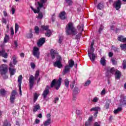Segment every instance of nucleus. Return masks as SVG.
<instances>
[{"label": "nucleus", "mask_w": 126, "mask_h": 126, "mask_svg": "<svg viewBox=\"0 0 126 126\" xmlns=\"http://www.w3.org/2000/svg\"><path fill=\"white\" fill-rule=\"evenodd\" d=\"M120 47L121 48V50L123 51H126V44H122L120 45Z\"/></svg>", "instance_id": "37998d69"}, {"label": "nucleus", "mask_w": 126, "mask_h": 126, "mask_svg": "<svg viewBox=\"0 0 126 126\" xmlns=\"http://www.w3.org/2000/svg\"><path fill=\"white\" fill-rule=\"evenodd\" d=\"M22 79H23L22 75H20L18 78V82L19 90L20 91V94L21 95H22V91H21V84H22Z\"/></svg>", "instance_id": "6e6552de"}, {"label": "nucleus", "mask_w": 126, "mask_h": 126, "mask_svg": "<svg viewBox=\"0 0 126 126\" xmlns=\"http://www.w3.org/2000/svg\"><path fill=\"white\" fill-rule=\"evenodd\" d=\"M93 53H94V48L91 47L90 50L88 51V55L91 62H95V59H96V55Z\"/></svg>", "instance_id": "39448f33"}, {"label": "nucleus", "mask_w": 126, "mask_h": 126, "mask_svg": "<svg viewBox=\"0 0 126 126\" xmlns=\"http://www.w3.org/2000/svg\"><path fill=\"white\" fill-rule=\"evenodd\" d=\"M39 75H40V71L39 70H37L36 71L34 77L32 75H30L29 79V88L31 90H32L34 87V84H35V79H37V78L39 77Z\"/></svg>", "instance_id": "f03ea898"}, {"label": "nucleus", "mask_w": 126, "mask_h": 126, "mask_svg": "<svg viewBox=\"0 0 126 126\" xmlns=\"http://www.w3.org/2000/svg\"><path fill=\"white\" fill-rule=\"evenodd\" d=\"M64 82L65 87H66V88H68V86L69 85V81H68V79H65Z\"/></svg>", "instance_id": "58836bf2"}, {"label": "nucleus", "mask_w": 126, "mask_h": 126, "mask_svg": "<svg viewBox=\"0 0 126 126\" xmlns=\"http://www.w3.org/2000/svg\"><path fill=\"white\" fill-rule=\"evenodd\" d=\"M94 126H100V124H99L98 122H95L94 123Z\"/></svg>", "instance_id": "69168bd1"}, {"label": "nucleus", "mask_w": 126, "mask_h": 126, "mask_svg": "<svg viewBox=\"0 0 126 126\" xmlns=\"http://www.w3.org/2000/svg\"><path fill=\"white\" fill-rule=\"evenodd\" d=\"M37 19H43V13L41 12L38 13V15L37 16Z\"/></svg>", "instance_id": "c03bdc74"}, {"label": "nucleus", "mask_w": 126, "mask_h": 126, "mask_svg": "<svg viewBox=\"0 0 126 126\" xmlns=\"http://www.w3.org/2000/svg\"><path fill=\"white\" fill-rule=\"evenodd\" d=\"M118 47H114V45L112 46V50L114 51V52H118Z\"/></svg>", "instance_id": "864d4df0"}, {"label": "nucleus", "mask_w": 126, "mask_h": 126, "mask_svg": "<svg viewBox=\"0 0 126 126\" xmlns=\"http://www.w3.org/2000/svg\"><path fill=\"white\" fill-rule=\"evenodd\" d=\"M122 65L123 67V69H126V60H124L123 61Z\"/></svg>", "instance_id": "09e8293b"}, {"label": "nucleus", "mask_w": 126, "mask_h": 126, "mask_svg": "<svg viewBox=\"0 0 126 126\" xmlns=\"http://www.w3.org/2000/svg\"><path fill=\"white\" fill-rule=\"evenodd\" d=\"M14 44L15 45V48H16L18 46L17 41L16 40L14 41Z\"/></svg>", "instance_id": "0e129e2a"}, {"label": "nucleus", "mask_w": 126, "mask_h": 126, "mask_svg": "<svg viewBox=\"0 0 126 126\" xmlns=\"http://www.w3.org/2000/svg\"><path fill=\"white\" fill-rule=\"evenodd\" d=\"M40 27L41 30H43V31H48V30H49V28L50 27L49 26L41 25Z\"/></svg>", "instance_id": "b1692460"}, {"label": "nucleus", "mask_w": 126, "mask_h": 126, "mask_svg": "<svg viewBox=\"0 0 126 126\" xmlns=\"http://www.w3.org/2000/svg\"><path fill=\"white\" fill-rule=\"evenodd\" d=\"M111 62L112 63V64L114 65H116L117 63V61H116L114 58L111 59Z\"/></svg>", "instance_id": "3c124183"}, {"label": "nucleus", "mask_w": 126, "mask_h": 126, "mask_svg": "<svg viewBox=\"0 0 126 126\" xmlns=\"http://www.w3.org/2000/svg\"><path fill=\"white\" fill-rule=\"evenodd\" d=\"M100 63L102 64L103 66H105L106 65V59L104 57L101 58L100 59Z\"/></svg>", "instance_id": "c756f323"}, {"label": "nucleus", "mask_w": 126, "mask_h": 126, "mask_svg": "<svg viewBox=\"0 0 126 126\" xmlns=\"http://www.w3.org/2000/svg\"><path fill=\"white\" fill-rule=\"evenodd\" d=\"M66 14V13H65V11H63L61 12L59 14V17L62 19V20H64V19H66V17L65 16Z\"/></svg>", "instance_id": "f3484780"}, {"label": "nucleus", "mask_w": 126, "mask_h": 126, "mask_svg": "<svg viewBox=\"0 0 126 126\" xmlns=\"http://www.w3.org/2000/svg\"><path fill=\"white\" fill-rule=\"evenodd\" d=\"M31 66L32 67V68L33 69H34V68H35L36 65H35V63H31Z\"/></svg>", "instance_id": "6e6d98bb"}, {"label": "nucleus", "mask_w": 126, "mask_h": 126, "mask_svg": "<svg viewBox=\"0 0 126 126\" xmlns=\"http://www.w3.org/2000/svg\"><path fill=\"white\" fill-rule=\"evenodd\" d=\"M7 65L2 64L0 66V74L1 75H5L7 73Z\"/></svg>", "instance_id": "423d86ee"}, {"label": "nucleus", "mask_w": 126, "mask_h": 126, "mask_svg": "<svg viewBox=\"0 0 126 126\" xmlns=\"http://www.w3.org/2000/svg\"><path fill=\"white\" fill-rule=\"evenodd\" d=\"M45 42H46V38L44 37L41 38L37 42V46L38 47H41V46L45 44Z\"/></svg>", "instance_id": "dca6fc26"}, {"label": "nucleus", "mask_w": 126, "mask_h": 126, "mask_svg": "<svg viewBox=\"0 0 126 126\" xmlns=\"http://www.w3.org/2000/svg\"><path fill=\"white\" fill-rule=\"evenodd\" d=\"M59 100H60V98L58 97H56L54 98L53 102L55 103V104H57V103L59 102Z\"/></svg>", "instance_id": "603ef678"}, {"label": "nucleus", "mask_w": 126, "mask_h": 126, "mask_svg": "<svg viewBox=\"0 0 126 126\" xmlns=\"http://www.w3.org/2000/svg\"><path fill=\"white\" fill-rule=\"evenodd\" d=\"M9 71L10 72V75H14V74L15 73V72L16 71V69L9 67Z\"/></svg>", "instance_id": "5701e85b"}, {"label": "nucleus", "mask_w": 126, "mask_h": 126, "mask_svg": "<svg viewBox=\"0 0 126 126\" xmlns=\"http://www.w3.org/2000/svg\"><path fill=\"white\" fill-rule=\"evenodd\" d=\"M6 91L4 89H1L0 90V96H5L6 94Z\"/></svg>", "instance_id": "a878e982"}, {"label": "nucleus", "mask_w": 126, "mask_h": 126, "mask_svg": "<svg viewBox=\"0 0 126 126\" xmlns=\"http://www.w3.org/2000/svg\"><path fill=\"white\" fill-rule=\"evenodd\" d=\"M0 56L4 59H7V57H8V55L5 53V50L4 49H2L1 51L0 50Z\"/></svg>", "instance_id": "2eb2a0df"}, {"label": "nucleus", "mask_w": 126, "mask_h": 126, "mask_svg": "<svg viewBox=\"0 0 126 126\" xmlns=\"http://www.w3.org/2000/svg\"><path fill=\"white\" fill-rule=\"evenodd\" d=\"M35 124H40V120H38V119H35Z\"/></svg>", "instance_id": "338daca9"}, {"label": "nucleus", "mask_w": 126, "mask_h": 126, "mask_svg": "<svg viewBox=\"0 0 126 126\" xmlns=\"http://www.w3.org/2000/svg\"><path fill=\"white\" fill-rule=\"evenodd\" d=\"M62 78H59V79H54L51 83L50 87L53 88L55 87L56 90H59L62 85Z\"/></svg>", "instance_id": "7ed1b4c3"}, {"label": "nucleus", "mask_w": 126, "mask_h": 126, "mask_svg": "<svg viewBox=\"0 0 126 126\" xmlns=\"http://www.w3.org/2000/svg\"><path fill=\"white\" fill-rule=\"evenodd\" d=\"M104 29V26H103L102 25L100 26V27L98 31V34H101V32L103 31Z\"/></svg>", "instance_id": "4c0bfd02"}, {"label": "nucleus", "mask_w": 126, "mask_h": 126, "mask_svg": "<svg viewBox=\"0 0 126 126\" xmlns=\"http://www.w3.org/2000/svg\"><path fill=\"white\" fill-rule=\"evenodd\" d=\"M51 125V118H49L46 121L44 124V126H48Z\"/></svg>", "instance_id": "473e14b6"}, {"label": "nucleus", "mask_w": 126, "mask_h": 126, "mask_svg": "<svg viewBox=\"0 0 126 126\" xmlns=\"http://www.w3.org/2000/svg\"><path fill=\"white\" fill-rule=\"evenodd\" d=\"M50 86H46V88L44 89L42 93V97L44 100L47 99L48 95H50Z\"/></svg>", "instance_id": "0eeeda50"}, {"label": "nucleus", "mask_w": 126, "mask_h": 126, "mask_svg": "<svg viewBox=\"0 0 126 126\" xmlns=\"http://www.w3.org/2000/svg\"><path fill=\"white\" fill-rule=\"evenodd\" d=\"M47 0H40V2L38 1L37 2V4L40 8H42L43 6H44V3H46L47 2Z\"/></svg>", "instance_id": "aec40b11"}, {"label": "nucleus", "mask_w": 126, "mask_h": 126, "mask_svg": "<svg viewBox=\"0 0 126 126\" xmlns=\"http://www.w3.org/2000/svg\"><path fill=\"white\" fill-rule=\"evenodd\" d=\"M84 28V25H81V26H78V29H79V30H80L81 29V31H83Z\"/></svg>", "instance_id": "8fccbe9b"}, {"label": "nucleus", "mask_w": 126, "mask_h": 126, "mask_svg": "<svg viewBox=\"0 0 126 126\" xmlns=\"http://www.w3.org/2000/svg\"><path fill=\"white\" fill-rule=\"evenodd\" d=\"M40 107L39 104L35 105L33 107V113H36V112H37V111H38V110H40Z\"/></svg>", "instance_id": "bb28decb"}, {"label": "nucleus", "mask_w": 126, "mask_h": 126, "mask_svg": "<svg viewBox=\"0 0 126 126\" xmlns=\"http://www.w3.org/2000/svg\"><path fill=\"white\" fill-rule=\"evenodd\" d=\"M16 95V91L15 90H13L10 95V101L11 104L14 103V100H15V95Z\"/></svg>", "instance_id": "9d476101"}, {"label": "nucleus", "mask_w": 126, "mask_h": 126, "mask_svg": "<svg viewBox=\"0 0 126 126\" xmlns=\"http://www.w3.org/2000/svg\"><path fill=\"white\" fill-rule=\"evenodd\" d=\"M91 126V123H90V122H86L85 123V126Z\"/></svg>", "instance_id": "13d9d810"}, {"label": "nucleus", "mask_w": 126, "mask_h": 126, "mask_svg": "<svg viewBox=\"0 0 126 126\" xmlns=\"http://www.w3.org/2000/svg\"><path fill=\"white\" fill-rule=\"evenodd\" d=\"M2 126H11V124L7 122V121L6 120L4 121Z\"/></svg>", "instance_id": "79ce46f5"}, {"label": "nucleus", "mask_w": 126, "mask_h": 126, "mask_svg": "<svg viewBox=\"0 0 126 126\" xmlns=\"http://www.w3.org/2000/svg\"><path fill=\"white\" fill-rule=\"evenodd\" d=\"M114 5L116 9V10H119L121 8V6L122 5V2L121 0H118L115 1L114 3Z\"/></svg>", "instance_id": "f8f14e48"}, {"label": "nucleus", "mask_w": 126, "mask_h": 126, "mask_svg": "<svg viewBox=\"0 0 126 126\" xmlns=\"http://www.w3.org/2000/svg\"><path fill=\"white\" fill-rule=\"evenodd\" d=\"M81 36V33H78V34H77L76 35L75 39H76L77 40H78V39H79V38H80Z\"/></svg>", "instance_id": "4d7b16f0"}, {"label": "nucleus", "mask_w": 126, "mask_h": 126, "mask_svg": "<svg viewBox=\"0 0 126 126\" xmlns=\"http://www.w3.org/2000/svg\"><path fill=\"white\" fill-rule=\"evenodd\" d=\"M38 97H39V95L37 94V93H35L34 94V96H33V102L35 103L36 101H37V99H38Z\"/></svg>", "instance_id": "ea45409f"}, {"label": "nucleus", "mask_w": 126, "mask_h": 126, "mask_svg": "<svg viewBox=\"0 0 126 126\" xmlns=\"http://www.w3.org/2000/svg\"><path fill=\"white\" fill-rule=\"evenodd\" d=\"M118 40L120 42H126V38H124L123 35H119L118 36Z\"/></svg>", "instance_id": "4be33fe9"}, {"label": "nucleus", "mask_w": 126, "mask_h": 126, "mask_svg": "<svg viewBox=\"0 0 126 126\" xmlns=\"http://www.w3.org/2000/svg\"><path fill=\"white\" fill-rule=\"evenodd\" d=\"M31 8L32 10H33L34 13H39V12H40V11L41 10V7H40V6H38L37 7L36 10L34 9V8L32 6H31Z\"/></svg>", "instance_id": "412c9836"}, {"label": "nucleus", "mask_w": 126, "mask_h": 126, "mask_svg": "<svg viewBox=\"0 0 126 126\" xmlns=\"http://www.w3.org/2000/svg\"><path fill=\"white\" fill-rule=\"evenodd\" d=\"M121 107H124L126 106V97L124 95H122L121 96L120 103Z\"/></svg>", "instance_id": "9b49d317"}, {"label": "nucleus", "mask_w": 126, "mask_h": 126, "mask_svg": "<svg viewBox=\"0 0 126 126\" xmlns=\"http://www.w3.org/2000/svg\"><path fill=\"white\" fill-rule=\"evenodd\" d=\"M9 39V37L7 34H5L4 38V43H7L8 42V40Z\"/></svg>", "instance_id": "a18cd8bd"}, {"label": "nucleus", "mask_w": 126, "mask_h": 126, "mask_svg": "<svg viewBox=\"0 0 126 126\" xmlns=\"http://www.w3.org/2000/svg\"><path fill=\"white\" fill-rule=\"evenodd\" d=\"M34 32L36 35H39V33H40V29L39 28V27L36 26L34 27Z\"/></svg>", "instance_id": "2f4dec72"}, {"label": "nucleus", "mask_w": 126, "mask_h": 126, "mask_svg": "<svg viewBox=\"0 0 126 126\" xmlns=\"http://www.w3.org/2000/svg\"><path fill=\"white\" fill-rule=\"evenodd\" d=\"M122 110H123V108L122 107H118L116 110L114 111V114H118L119 112H121Z\"/></svg>", "instance_id": "e433bc0d"}, {"label": "nucleus", "mask_w": 126, "mask_h": 126, "mask_svg": "<svg viewBox=\"0 0 126 126\" xmlns=\"http://www.w3.org/2000/svg\"><path fill=\"white\" fill-rule=\"evenodd\" d=\"M65 33L66 35H72V36H75L77 35V30L74 27L73 23L72 22L68 23L65 27Z\"/></svg>", "instance_id": "f257e3e1"}, {"label": "nucleus", "mask_w": 126, "mask_h": 126, "mask_svg": "<svg viewBox=\"0 0 126 126\" xmlns=\"http://www.w3.org/2000/svg\"><path fill=\"white\" fill-rule=\"evenodd\" d=\"M12 58L13 59V64L14 65L16 64V63H17V61H16L17 57H16V55H13Z\"/></svg>", "instance_id": "f704fd0d"}, {"label": "nucleus", "mask_w": 126, "mask_h": 126, "mask_svg": "<svg viewBox=\"0 0 126 126\" xmlns=\"http://www.w3.org/2000/svg\"><path fill=\"white\" fill-rule=\"evenodd\" d=\"M97 9L101 10L104 8V3L103 2H100L97 4Z\"/></svg>", "instance_id": "cd10ccee"}, {"label": "nucleus", "mask_w": 126, "mask_h": 126, "mask_svg": "<svg viewBox=\"0 0 126 126\" xmlns=\"http://www.w3.org/2000/svg\"><path fill=\"white\" fill-rule=\"evenodd\" d=\"M65 3H67L68 5L70 6L72 5V0H64Z\"/></svg>", "instance_id": "c9c22d12"}, {"label": "nucleus", "mask_w": 126, "mask_h": 126, "mask_svg": "<svg viewBox=\"0 0 126 126\" xmlns=\"http://www.w3.org/2000/svg\"><path fill=\"white\" fill-rule=\"evenodd\" d=\"M109 107H110V101H107L105 105V108L106 109V110H108Z\"/></svg>", "instance_id": "de8ad7c7"}, {"label": "nucleus", "mask_w": 126, "mask_h": 126, "mask_svg": "<svg viewBox=\"0 0 126 126\" xmlns=\"http://www.w3.org/2000/svg\"><path fill=\"white\" fill-rule=\"evenodd\" d=\"M2 22L3 23H5V24H6V19L3 18L2 20Z\"/></svg>", "instance_id": "774afa93"}, {"label": "nucleus", "mask_w": 126, "mask_h": 126, "mask_svg": "<svg viewBox=\"0 0 126 126\" xmlns=\"http://www.w3.org/2000/svg\"><path fill=\"white\" fill-rule=\"evenodd\" d=\"M115 78L117 79H120L121 78V76H122V72L120 71L119 70L116 69V71L115 73Z\"/></svg>", "instance_id": "a211bd4d"}, {"label": "nucleus", "mask_w": 126, "mask_h": 126, "mask_svg": "<svg viewBox=\"0 0 126 126\" xmlns=\"http://www.w3.org/2000/svg\"><path fill=\"white\" fill-rule=\"evenodd\" d=\"M103 94H106V90L105 89H103L101 92V94L103 95Z\"/></svg>", "instance_id": "052dcab7"}, {"label": "nucleus", "mask_w": 126, "mask_h": 126, "mask_svg": "<svg viewBox=\"0 0 126 126\" xmlns=\"http://www.w3.org/2000/svg\"><path fill=\"white\" fill-rule=\"evenodd\" d=\"M68 65L72 68V67H73V65H74V61L71 59L69 60L68 62Z\"/></svg>", "instance_id": "393cba45"}, {"label": "nucleus", "mask_w": 126, "mask_h": 126, "mask_svg": "<svg viewBox=\"0 0 126 126\" xmlns=\"http://www.w3.org/2000/svg\"><path fill=\"white\" fill-rule=\"evenodd\" d=\"M50 54L52 60H55L56 59V56H57L56 59L57 62H61L63 61L62 57L59 55V53L57 52L56 50L54 49H51L50 51Z\"/></svg>", "instance_id": "20e7f679"}, {"label": "nucleus", "mask_w": 126, "mask_h": 126, "mask_svg": "<svg viewBox=\"0 0 126 126\" xmlns=\"http://www.w3.org/2000/svg\"><path fill=\"white\" fill-rule=\"evenodd\" d=\"M100 107L97 106V107H93L92 109H90V112H93V111L94 112H99V111H100Z\"/></svg>", "instance_id": "c85d7f7f"}, {"label": "nucleus", "mask_w": 126, "mask_h": 126, "mask_svg": "<svg viewBox=\"0 0 126 126\" xmlns=\"http://www.w3.org/2000/svg\"><path fill=\"white\" fill-rule=\"evenodd\" d=\"M70 68H71V67H70L69 66V65H66L64 66V68L63 71V75H64L65 74H66V73H68V72H69L70 71Z\"/></svg>", "instance_id": "ddd939ff"}, {"label": "nucleus", "mask_w": 126, "mask_h": 126, "mask_svg": "<svg viewBox=\"0 0 126 126\" xmlns=\"http://www.w3.org/2000/svg\"><path fill=\"white\" fill-rule=\"evenodd\" d=\"M92 120H93V117H89L88 122L91 123V122H92Z\"/></svg>", "instance_id": "e2e57ef3"}, {"label": "nucleus", "mask_w": 126, "mask_h": 126, "mask_svg": "<svg viewBox=\"0 0 126 126\" xmlns=\"http://www.w3.org/2000/svg\"><path fill=\"white\" fill-rule=\"evenodd\" d=\"M27 37L30 39H32V38H33V34L32 33V30H30V33L27 35Z\"/></svg>", "instance_id": "49530a36"}, {"label": "nucleus", "mask_w": 126, "mask_h": 126, "mask_svg": "<svg viewBox=\"0 0 126 126\" xmlns=\"http://www.w3.org/2000/svg\"><path fill=\"white\" fill-rule=\"evenodd\" d=\"M80 92V90L78 88L75 87L73 90V97H74L75 95H77Z\"/></svg>", "instance_id": "6ab92c4d"}, {"label": "nucleus", "mask_w": 126, "mask_h": 126, "mask_svg": "<svg viewBox=\"0 0 126 126\" xmlns=\"http://www.w3.org/2000/svg\"><path fill=\"white\" fill-rule=\"evenodd\" d=\"M116 71H117V69H116V68H115V67H112L108 70V71L110 73H111V74H115Z\"/></svg>", "instance_id": "7c9ffc66"}, {"label": "nucleus", "mask_w": 126, "mask_h": 126, "mask_svg": "<svg viewBox=\"0 0 126 126\" xmlns=\"http://www.w3.org/2000/svg\"><path fill=\"white\" fill-rule=\"evenodd\" d=\"M97 101H98V97H94L93 99V102L96 103V102H97Z\"/></svg>", "instance_id": "680f3d73"}, {"label": "nucleus", "mask_w": 126, "mask_h": 126, "mask_svg": "<svg viewBox=\"0 0 126 126\" xmlns=\"http://www.w3.org/2000/svg\"><path fill=\"white\" fill-rule=\"evenodd\" d=\"M32 54L34 57H35L36 58H37V59H39L40 52H39V48H38V47H34L33 48Z\"/></svg>", "instance_id": "1a4fd4ad"}, {"label": "nucleus", "mask_w": 126, "mask_h": 126, "mask_svg": "<svg viewBox=\"0 0 126 126\" xmlns=\"http://www.w3.org/2000/svg\"><path fill=\"white\" fill-rule=\"evenodd\" d=\"M90 83H91V81L90 80H88L87 82H86V83H85L84 86H88V85H89V84H90Z\"/></svg>", "instance_id": "5fc2aeb1"}, {"label": "nucleus", "mask_w": 126, "mask_h": 126, "mask_svg": "<svg viewBox=\"0 0 126 126\" xmlns=\"http://www.w3.org/2000/svg\"><path fill=\"white\" fill-rule=\"evenodd\" d=\"M108 56L109 57V58H112V57H113V56H114V53L113 52H109L108 53Z\"/></svg>", "instance_id": "bf43d9fd"}, {"label": "nucleus", "mask_w": 126, "mask_h": 126, "mask_svg": "<svg viewBox=\"0 0 126 126\" xmlns=\"http://www.w3.org/2000/svg\"><path fill=\"white\" fill-rule=\"evenodd\" d=\"M53 65L55 67H58V68H62L63 67V64L62 62L56 61L53 63Z\"/></svg>", "instance_id": "4468645a"}, {"label": "nucleus", "mask_w": 126, "mask_h": 126, "mask_svg": "<svg viewBox=\"0 0 126 126\" xmlns=\"http://www.w3.org/2000/svg\"><path fill=\"white\" fill-rule=\"evenodd\" d=\"M47 32L45 33V36L46 37H51L52 35V31H51L50 30H48V31H46Z\"/></svg>", "instance_id": "72a5a7b5"}, {"label": "nucleus", "mask_w": 126, "mask_h": 126, "mask_svg": "<svg viewBox=\"0 0 126 126\" xmlns=\"http://www.w3.org/2000/svg\"><path fill=\"white\" fill-rule=\"evenodd\" d=\"M19 29V26L17 23L15 24V33H17L18 30Z\"/></svg>", "instance_id": "a19ab883"}]
</instances>
